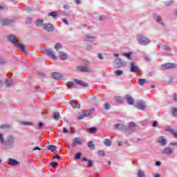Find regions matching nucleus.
<instances>
[{
  "mask_svg": "<svg viewBox=\"0 0 177 177\" xmlns=\"http://www.w3.org/2000/svg\"><path fill=\"white\" fill-rule=\"evenodd\" d=\"M138 82L139 85L143 86L145 84H147V80L140 78L138 80Z\"/></svg>",
  "mask_w": 177,
  "mask_h": 177,
  "instance_id": "obj_31",
  "label": "nucleus"
},
{
  "mask_svg": "<svg viewBox=\"0 0 177 177\" xmlns=\"http://www.w3.org/2000/svg\"><path fill=\"white\" fill-rule=\"evenodd\" d=\"M69 104L73 107V109H80L81 104L78 103L77 100H73L69 102Z\"/></svg>",
  "mask_w": 177,
  "mask_h": 177,
  "instance_id": "obj_13",
  "label": "nucleus"
},
{
  "mask_svg": "<svg viewBox=\"0 0 177 177\" xmlns=\"http://www.w3.org/2000/svg\"><path fill=\"white\" fill-rule=\"evenodd\" d=\"M104 145L108 147H110V146H111V141L109 139L105 138L104 140Z\"/></svg>",
  "mask_w": 177,
  "mask_h": 177,
  "instance_id": "obj_33",
  "label": "nucleus"
},
{
  "mask_svg": "<svg viewBox=\"0 0 177 177\" xmlns=\"http://www.w3.org/2000/svg\"><path fill=\"white\" fill-rule=\"evenodd\" d=\"M4 145L6 149H13V146L15 145V136L12 135L8 136L4 142Z\"/></svg>",
  "mask_w": 177,
  "mask_h": 177,
  "instance_id": "obj_2",
  "label": "nucleus"
},
{
  "mask_svg": "<svg viewBox=\"0 0 177 177\" xmlns=\"http://www.w3.org/2000/svg\"><path fill=\"white\" fill-rule=\"evenodd\" d=\"M152 127L153 128H157V127H158V122L157 121H153L152 123Z\"/></svg>",
  "mask_w": 177,
  "mask_h": 177,
  "instance_id": "obj_49",
  "label": "nucleus"
},
{
  "mask_svg": "<svg viewBox=\"0 0 177 177\" xmlns=\"http://www.w3.org/2000/svg\"><path fill=\"white\" fill-rule=\"evenodd\" d=\"M53 118H54V120H56L57 121H58V120H59L60 118V113L55 112L53 113Z\"/></svg>",
  "mask_w": 177,
  "mask_h": 177,
  "instance_id": "obj_34",
  "label": "nucleus"
},
{
  "mask_svg": "<svg viewBox=\"0 0 177 177\" xmlns=\"http://www.w3.org/2000/svg\"><path fill=\"white\" fill-rule=\"evenodd\" d=\"M63 48V45L60 43H57L55 46V50H59V49H62Z\"/></svg>",
  "mask_w": 177,
  "mask_h": 177,
  "instance_id": "obj_42",
  "label": "nucleus"
},
{
  "mask_svg": "<svg viewBox=\"0 0 177 177\" xmlns=\"http://www.w3.org/2000/svg\"><path fill=\"white\" fill-rule=\"evenodd\" d=\"M123 56H125V57L128 58L129 60H132V52H129L127 53H124Z\"/></svg>",
  "mask_w": 177,
  "mask_h": 177,
  "instance_id": "obj_35",
  "label": "nucleus"
},
{
  "mask_svg": "<svg viewBox=\"0 0 177 177\" xmlns=\"http://www.w3.org/2000/svg\"><path fill=\"white\" fill-rule=\"evenodd\" d=\"M173 99H174V102H177V95H176V93L174 94Z\"/></svg>",
  "mask_w": 177,
  "mask_h": 177,
  "instance_id": "obj_62",
  "label": "nucleus"
},
{
  "mask_svg": "<svg viewBox=\"0 0 177 177\" xmlns=\"http://www.w3.org/2000/svg\"><path fill=\"white\" fill-rule=\"evenodd\" d=\"M136 107L138 110H142V111H144V110H146V105H145V104H143V102H138L136 104Z\"/></svg>",
  "mask_w": 177,
  "mask_h": 177,
  "instance_id": "obj_21",
  "label": "nucleus"
},
{
  "mask_svg": "<svg viewBox=\"0 0 177 177\" xmlns=\"http://www.w3.org/2000/svg\"><path fill=\"white\" fill-rule=\"evenodd\" d=\"M43 30L48 31V32H52L55 30V27L51 24H44L42 25Z\"/></svg>",
  "mask_w": 177,
  "mask_h": 177,
  "instance_id": "obj_9",
  "label": "nucleus"
},
{
  "mask_svg": "<svg viewBox=\"0 0 177 177\" xmlns=\"http://www.w3.org/2000/svg\"><path fill=\"white\" fill-rule=\"evenodd\" d=\"M59 58L61 60H67V59H68V55H67V53H64V51H60Z\"/></svg>",
  "mask_w": 177,
  "mask_h": 177,
  "instance_id": "obj_22",
  "label": "nucleus"
},
{
  "mask_svg": "<svg viewBox=\"0 0 177 177\" xmlns=\"http://www.w3.org/2000/svg\"><path fill=\"white\" fill-rule=\"evenodd\" d=\"M77 71L80 73H91L92 69L88 66H77Z\"/></svg>",
  "mask_w": 177,
  "mask_h": 177,
  "instance_id": "obj_8",
  "label": "nucleus"
},
{
  "mask_svg": "<svg viewBox=\"0 0 177 177\" xmlns=\"http://www.w3.org/2000/svg\"><path fill=\"white\" fill-rule=\"evenodd\" d=\"M104 109H105V110H109V109H110V104L105 103L104 104Z\"/></svg>",
  "mask_w": 177,
  "mask_h": 177,
  "instance_id": "obj_54",
  "label": "nucleus"
},
{
  "mask_svg": "<svg viewBox=\"0 0 177 177\" xmlns=\"http://www.w3.org/2000/svg\"><path fill=\"white\" fill-rule=\"evenodd\" d=\"M114 66L116 68H120L124 66L122 63V59L120 58H116L114 61Z\"/></svg>",
  "mask_w": 177,
  "mask_h": 177,
  "instance_id": "obj_14",
  "label": "nucleus"
},
{
  "mask_svg": "<svg viewBox=\"0 0 177 177\" xmlns=\"http://www.w3.org/2000/svg\"><path fill=\"white\" fill-rule=\"evenodd\" d=\"M14 46H15V48H18V49H20V50H21L23 53H26V46L20 43V41H19L17 44H15Z\"/></svg>",
  "mask_w": 177,
  "mask_h": 177,
  "instance_id": "obj_18",
  "label": "nucleus"
},
{
  "mask_svg": "<svg viewBox=\"0 0 177 177\" xmlns=\"http://www.w3.org/2000/svg\"><path fill=\"white\" fill-rule=\"evenodd\" d=\"M71 6H70V5H64V9H65V10H70V9H71Z\"/></svg>",
  "mask_w": 177,
  "mask_h": 177,
  "instance_id": "obj_53",
  "label": "nucleus"
},
{
  "mask_svg": "<svg viewBox=\"0 0 177 177\" xmlns=\"http://www.w3.org/2000/svg\"><path fill=\"white\" fill-rule=\"evenodd\" d=\"M138 177H146V174H145V171L142 169L138 170Z\"/></svg>",
  "mask_w": 177,
  "mask_h": 177,
  "instance_id": "obj_32",
  "label": "nucleus"
},
{
  "mask_svg": "<svg viewBox=\"0 0 177 177\" xmlns=\"http://www.w3.org/2000/svg\"><path fill=\"white\" fill-rule=\"evenodd\" d=\"M125 99L127 102V104H129L130 106H132V104H135V100H133V98H132L131 95L127 94L125 95Z\"/></svg>",
  "mask_w": 177,
  "mask_h": 177,
  "instance_id": "obj_17",
  "label": "nucleus"
},
{
  "mask_svg": "<svg viewBox=\"0 0 177 177\" xmlns=\"http://www.w3.org/2000/svg\"><path fill=\"white\" fill-rule=\"evenodd\" d=\"M171 113L173 117H177V108H172Z\"/></svg>",
  "mask_w": 177,
  "mask_h": 177,
  "instance_id": "obj_40",
  "label": "nucleus"
},
{
  "mask_svg": "<svg viewBox=\"0 0 177 177\" xmlns=\"http://www.w3.org/2000/svg\"><path fill=\"white\" fill-rule=\"evenodd\" d=\"M62 21L63 23H64V24H66V26H68V21L65 18L62 19Z\"/></svg>",
  "mask_w": 177,
  "mask_h": 177,
  "instance_id": "obj_58",
  "label": "nucleus"
},
{
  "mask_svg": "<svg viewBox=\"0 0 177 177\" xmlns=\"http://www.w3.org/2000/svg\"><path fill=\"white\" fill-rule=\"evenodd\" d=\"M7 162L9 165H11L12 167H16L17 165H20L19 161H18L16 159H13L10 158L7 160Z\"/></svg>",
  "mask_w": 177,
  "mask_h": 177,
  "instance_id": "obj_10",
  "label": "nucleus"
},
{
  "mask_svg": "<svg viewBox=\"0 0 177 177\" xmlns=\"http://www.w3.org/2000/svg\"><path fill=\"white\" fill-rule=\"evenodd\" d=\"M26 10L28 13H31V12H32V8H31V7H27Z\"/></svg>",
  "mask_w": 177,
  "mask_h": 177,
  "instance_id": "obj_52",
  "label": "nucleus"
},
{
  "mask_svg": "<svg viewBox=\"0 0 177 177\" xmlns=\"http://www.w3.org/2000/svg\"><path fill=\"white\" fill-rule=\"evenodd\" d=\"M163 154H172V149L167 147L162 151Z\"/></svg>",
  "mask_w": 177,
  "mask_h": 177,
  "instance_id": "obj_29",
  "label": "nucleus"
},
{
  "mask_svg": "<svg viewBox=\"0 0 177 177\" xmlns=\"http://www.w3.org/2000/svg\"><path fill=\"white\" fill-rule=\"evenodd\" d=\"M172 3H174V1H169L165 2V5H166V6H169V5H172Z\"/></svg>",
  "mask_w": 177,
  "mask_h": 177,
  "instance_id": "obj_55",
  "label": "nucleus"
},
{
  "mask_svg": "<svg viewBox=\"0 0 177 177\" xmlns=\"http://www.w3.org/2000/svg\"><path fill=\"white\" fill-rule=\"evenodd\" d=\"M115 100L116 103H119L120 104H122V103H124V98L121 96L115 97Z\"/></svg>",
  "mask_w": 177,
  "mask_h": 177,
  "instance_id": "obj_30",
  "label": "nucleus"
},
{
  "mask_svg": "<svg viewBox=\"0 0 177 177\" xmlns=\"http://www.w3.org/2000/svg\"><path fill=\"white\" fill-rule=\"evenodd\" d=\"M137 41L138 44L142 46H146L147 45H149L150 42H151V40L149 39L143 35H137Z\"/></svg>",
  "mask_w": 177,
  "mask_h": 177,
  "instance_id": "obj_1",
  "label": "nucleus"
},
{
  "mask_svg": "<svg viewBox=\"0 0 177 177\" xmlns=\"http://www.w3.org/2000/svg\"><path fill=\"white\" fill-rule=\"evenodd\" d=\"M46 149H48V150H50V151H51L52 153H55V151L57 150V147H56V145H50L47 146Z\"/></svg>",
  "mask_w": 177,
  "mask_h": 177,
  "instance_id": "obj_27",
  "label": "nucleus"
},
{
  "mask_svg": "<svg viewBox=\"0 0 177 177\" xmlns=\"http://www.w3.org/2000/svg\"><path fill=\"white\" fill-rule=\"evenodd\" d=\"M48 16H50L53 19H57V17H59V12H57V11H53L49 12Z\"/></svg>",
  "mask_w": 177,
  "mask_h": 177,
  "instance_id": "obj_25",
  "label": "nucleus"
},
{
  "mask_svg": "<svg viewBox=\"0 0 177 177\" xmlns=\"http://www.w3.org/2000/svg\"><path fill=\"white\" fill-rule=\"evenodd\" d=\"M97 154H98V156H100V157H104L106 156V153H104V151H103V150L98 151Z\"/></svg>",
  "mask_w": 177,
  "mask_h": 177,
  "instance_id": "obj_45",
  "label": "nucleus"
},
{
  "mask_svg": "<svg viewBox=\"0 0 177 177\" xmlns=\"http://www.w3.org/2000/svg\"><path fill=\"white\" fill-rule=\"evenodd\" d=\"M82 145V140L80 138H75L72 142V147H75V146H78Z\"/></svg>",
  "mask_w": 177,
  "mask_h": 177,
  "instance_id": "obj_15",
  "label": "nucleus"
},
{
  "mask_svg": "<svg viewBox=\"0 0 177 177\" xmlns=\"http://www.w3.org/2000/svg\"><path fill=\"white\" fill-rule=\"evenodd\" d=\"M73 85H74V82H68L66 83V86L68 87L73 86Z\"/></svg>",
  "mask_w": 177,
  "mask_h": 177,
  "instance_id": "obj_51",
  "label": "nucleus"
},
{
  "mask_svg": "<svg viewBox=\"0 0 177 177\" xmlns=\"http://www.w3.org/2000/svg\"><path fill=\"white\" fill-rule=\"evenodd\" d=\"M82 156V153L77 152L75 154V160H81V156Z\"/></svg>",
  "mask_w": 177,
  "mask_h": 177,
  "instance_id": "obj_41",
  "label": "nucleus"
},
{
  "mask_svg": "<svg viewBox=\"0 0 177 177\" xmlns=\"http://www.w3.org/2000/svg\"><path fill=\"white\" fill-rule=\"evenodd\" d=\"M122 74H124V71H122V70H116L115 71V75L117 77H120V75H122Z\"/></svg>",
  "mask_w": 177,
  "mask_h": 177,
  "instance_id": "obj_38",
  "label": "nucleus"
},
{
  "mask_svg": "<svg viewBox=\"0 0 177 177\" xmlns=\"http://www.w3.org/2000/svg\"><path fill=\"white\" fill-rule=\"evenodd\" d=\"M42 127H44V122H39L38 123V126L37 127V129H41V128H42Z\"/></svg>",
  "mask_w": 177,
  "mask_h": 177,
  "instance_id": "obj_48",
  "label": "nucleus"
},
{
  "mask_svg": "<svg viewBox=\"0 0 177 177\" xmlns=\"http://www.w3.org/2000/svg\"><path fill=\"white\" fill-rule=\"evenodd\" d=\"M155 165H156V167H160L161 166V162L160 161H156Z\"/></svg>",
  "mask_w": 177,
  "mask_h": 177,
  "instance_id": "obj_63",
  "label": "nucleus"
},
{
  "mask_svg": "<svg viewBox=\"0 0 177 177\" xmlns=\"http://www.w3.org/2000/svg\"><path fill=\"white\" fill-rule=\"evenodd\" d=\"M0 142L1 143H5V139L3 138V135L0 133Z\"/></svg>",
  "mask_w": 177,
  "mask_h": 177,
  "instance_id": "obj_50",
  "label": "nucleus"
},
{
  "mask_svg": "<svg viewBox=\"0 0 177 177\" xmlns=\"http://www.w3.org/2000/svg\"><path fill=\"white\" fill-rule=\"evenodd\" d=\"M135 128H136V124L135 122H131L129 124V128L127 129V133H132L135 131Z\"/></svg>",
  "mask_w": 177,
  "mask_h": 177,
  "instance_id": "obj_12",
  "label": "nucleus"
},
{
  "mask_svg": "<svg viewBox=\"0 0 177 177\" xmlns=\"http://www.w3.org/2000/svg\"><path fill=\"white\" fill-rule=\"evenodd\" d=\"M13 84V80H9L8 79H6V88H9L10 85Z\"/></svg>",
  "mask_w": 177,
  "mask_h": 177,
  "instance_id": "obj_37",
  "label": "nucleus"
},
{
  "mask_svg": "<svg viewBox=\"0 0 177 177\" xmlns=\"http://www.w3.org/2000/svg\"><path fill=\"white\" fill-rule=\"evenodd\" d=\"M114 128L118 131H124L127 133H128V127L125 124H122L121 123H118L114 125Z\"/></svg>",
  "mask_w": 177,
  "mask_h": 177,
  "instance_id": "obj_6",
  "label": "nucleus"
},
{
  "mask_svg": "<svg viewBox=\"0 0 177 177\" xmlns=\"http://www.w3.org/2000/svg\"><path fill=\"white\" fill-rule=\"evenodd\" d=\"M172 133H173L174 138H177V132L176 131H172Z\"/></svg>",
  "mask_w": 177,
  "mask_h": 177,
  "instance_id": "obj_64",
  "label": "nucleus"
},
{
  "mask_svg": "<svg viewBox=\"0 0 177 177\" xmlns=\"http://www.w3.org/2000/svg\"><path fill=\"white\" fill-rule=\"evenodd\" d=\"M32 21V18H31V17H28L26 19V24H31Z\"/></svg>",
  "mask_w": 177,
  "mask_h": 177,
  "instance_id": "obj_46",
  "label": "nucleus"
},
{
  "mask_svg": "<svg viewBox=\"0 0 177 177\" xmlns=\"http://www.w3.org/2000/svg\"><path fill=\"white\" fill-rule=\"evenodd\" d=\"M158 142L162 145V146H165L167 145V139L164 136H160L158 138Z\"/></svg>",
  "mask_w": 177,
  "mask_h": 177,
  "instance_id": "obj_24",
  "label": "nucleus"
},
{
  "mask_svg": "<svg viewBox=\"0 0 177 177\" xmlns=\"http://www.w3.org/2000/svg\"><path fill=\"white\" fill-rule=\"evenodd\" d=\"M43 53H44L47 56H49V57L53 59L54 60H56V59H57V57L56 56V55H55V51L52 50L50 48L43 50Z\"/></svg>",
  "mask_w": 177,
  "mask_h": 177,
  "instance_id": "obj_5",
  "label": "nucleus"
},
{
  "mask_svg": "<svg viewBox=\"0 0 177 177\" xmlns=\"http://www.w3.org/2000/svg\"><path fill=\"white\" fill-rule=\"evenodd\" d=\"M94 111L95 109L86 110L82 114H79L77 118V120H84L86 117H89L92 114V111Z\"/></svg>",
  "mask_w": 177,
  "mask_h": 177,
  "instance_id": "obj_4",
  "label": "nucleus"
},
{
  "mask_svg": "<svg viewBox=\"0 0 177 177\" xmlns=\"http://www.w3.org/2000/svg\"><path fill=\"white\" fill-rule=\"evenodd\" d=\"M50 165L53 167V168H57L59 163L57 162L54 161V162H51L50 163Z\"/></svg>",
  "mask_w": 177,
  "mask_h": 177,
  "instance_id": "obj_43",
  "label": "nucleus"
},
{
  "mask_svg": "<svg viewBox=\"0 0 177 177\" xmlns=\"http://www.w3.org/2000/svg\"><path fill=\"white\" fill-rule=\"evenodd\" d=\"M97 56L100 60H103L104 58H103V55H102V53H98Z\"/></svg>",
  "mask_w": 177,
  "mask_h": 177,
  "instance_id": "obj_59",
  "label": "nucleus"
},
{
  "mask_svg": "<svg viewBox=\"0 0 177 177\" xmlns=\"http://www.w3.org/2000/svg\"><path fill=\"white\" fill-rule=\"evenodd\" d=\"M53 158L54 159L57 158V160H61V158H62V157L60 156H53Z\"/></svg>",
  "mask_w": 177,
  "mask_h": 177,
  "instance_id": "obj_61",
  "label": "nucleus"
},
{
  "mask_svg": "<svg viewBox=\"0 0 177 177\" xmlns=\"http://www.w3.org/2000/svg\"><path fill=\"white\" fill-rule=\"evenodd\" d=\"M62 132H63V133H68V132H70V131H68V129H67V128L64 127Z\"/></svg>",
  "mask_w": 177,
  "mask_h": 177,
  "instance_id": "obj_56",
  "label": "nucleus"
},
{
  "mask_svg": "<svg viewBox=\"0 0 177 177\" xmlns=\"http://www.w3.org/2000/svg\"><path fill=\"white\" fill-rule=\"evenodd\" d=\"M21 125H32V123L30 122H21Z\"/></svg>",
  "mask_w": 177,
  "mask_h": 177,
  "instance_id": "obj_47",
  "label": "nucleus"
},
{
  "mask_svg": "<svg viewBox=\"0 0 177 177\" xmlns=\"http://www.w3.org/2000/svg\"><path fill=\"white\" fill-rule=\"evenodd\" d=\"M52 77L54 80H60L63 75L57 72H54L52 73Z\"/></svg>",
  "mask_w": 177,
  "mask_h": 177,
  "instance_id": "obj_26",
  "label": "nucleus"
},
{
  "mask_svg": "<svg viewBox=\"0 0 177 177\" xmlns=\"http://www.w3.org/2000/svg\"><path fill=\"white\" fill-rule=\"evenodd\" d=\"M35 26L37 27H41V26H44V19H37L35 21Z\"/></svg>",
  "mask_w": 177,
  "mask_h": 177,
  "instance_id": "obj_28",
  "label": "nucleus"
},
{
  "mask_svg": "<svg viewBox=\"0 0 177 177\" xmlns=\"http://www.w3.org/2000/svg\"><path fill=\"white\" fill-rule=\"evenodd\" d=\"M86 132H88V133H96V132H97V127H93L87 128Z\"/></svg>",
  "mask_w": 177,
  "mask_h": 177,
  "instance_id": "obj_23",
  "label": "nucleus"
},
{
  "mask_svg": "<svg viewBox=\"0 0 177 177\" xmlns=\"http://www.w3.org/2000/svg\"><path fill=\"white\" fill-rule=\"evenodd\" d=\"M15 19H1L0 24L1 26H9V24H12V23H14Z\"/></svg>",
  "mask_w": 177,
  "mask_h": 177,
  "instance_id": "obj_16",
  "label": "nucleus"
},
{
  "mask_svg": "<svg viewBox=\"0 0 177 177\" xmlns=\"http://www.w3.org/2000/svg\"><path fill=\"white\" fill-rule=\"evenodd\" d=\"M85 41L93 42L95 41V37L86 36Z\"/></svg>",
  "mask_w": 177,
  "mask_h": 177,
  "instance_id": "obj_36",
  "label": "nucleus"
},
{
  "mask_svg": "<svg viewBox=\"0 0 177 177\" xmlns=\"http://www.w3.org/2000/svg\"><path fill=\"white\" fill-rule=\"evenodd\" d=\"M140 69L139 68V66L136 65V63L135 62H131L130 63V71L131 73H137V71H139Z\"/></svg>",
  "mask_w": 177,
  "mask_h": 177,
  "instance_id": "obj_11",
  "label": "nucleus"
},
{
  "mask_svg": "<svg viewBox=\"0 0 177 177\" xmlns=\"http://www.w3.org/2000/svg\"><path fill=\"white\" fill-rule=\"evenodd\" d=\"M164 49H165V50H166V52H171V48H169V47H168L167 46H165L164 47Z\"/></svg>",
  "mask_w": 177,
  "mask_h": 177,
  "instance_id": "obj_57",
  "label": "nucleus"
},
{
  "mask_svg": "<svg viewBox=\"0 0 177 177\" xmlns=\"http://www.w3.org/2000/svg\"><path fill=\"white\" fill-rule=\"evenodd\" d=\"M153 19H155L157 23L160 24V26H164V21H162L161 17L158 16L157 14L153 15Z\"/></svg>",
  "mask_w": 177,
  "mask_h": 177,
  "instance_id": "obj_20",
  "label": "nucleus"
},
{
  "mask_svg": "<svg viewBox=\"0 0 177 177\" xmlns=\"http://www.w3.org/2000/svg\"><path fill=\"white\" fill-rule=\"evenodd\" d=\"M74 82H76V84H77V85H80V86H82V88H86L88 87V83L78 80V79H74Z\"/></svg>",
  "mask_w": 177,
  "mask_h": 177,
  "instance_id": "obj_19",
  "label": "nucleus"
},
{
  "mask_svg": "<svg viewBox=\"0 0 177 177\" xmlns=\"http://www.w3.org/2000/svg\"><path fill=\"white\" fill-rule=\"evenodd\" d=\"M82 161L88 162V161H89V159H87L86 157H84L82 158Z\"/></svg>",
  "mask_w": 177,
  "mask_h": 177,
  "instance_id": "obj_60",
  "label": "nucleus"
},
{
  "mask_svg": "<svg viewBox=\"0 0 177 177\" xmlns=\"http://www.w3.org/2000/svg\"><path fill=\"white\" fill-rule=\"evenodd\" d=\"M7 39L8 41H9V42H12L14 46L15 45H17V42L19 41V38L16 37V36L13 35H9L8 36H7Z\"/></svg>",
  "mask_w": 177,
  "mask_h": 177,
  "instance_id": "obj_7",
  "label": "nucleus"
},
{
  "mask_svg": "<svg viewBox=\"0 0 177 177\" xmlns=\"http://www.w3.org/2000/svg\"><path fill=\"white\" fill-rule=\"evenodd\" d=\"M87 162H88V165H87L88 168H92V167H93V160L89 159L87 161Z\"/></svg>",
  "mask_w": 177,
  "mask_h": 177,
  "instance_id": "obj_44",
  "label": "nucleus"
},
{
  "mask_svg": "<svg viewBox=\"0 0 177 177\" xmlns=\"http://www.w3.org/2000/svg\"><path fill=\"white\" fill-rule=\"evenodd\" d=\"M177 64L176 63L167 62L160 65V70H171L172 68H176Z\"/></svg>",
  "mask_w": 177,
  "mask_h": 177,
  "instance_id": "obj_3",
  "label": "nucleus"
},
{
  "mask_svg": "<svg viewBox=\"0 0 177 177\" xmlns=\"http://www.w3.org/2000/svg\"><path fill=\"white\" fill-rule=\"evenodd\" d=\"M88 149H92L93 150L95 149V145H93V141L91 140L88 143Z\"/></svg>",
  "mask_w": 177,
  "mask_h": 177,
  "instance_id": "obj_39",
  "label": "nucleus"
}]
</instances>
